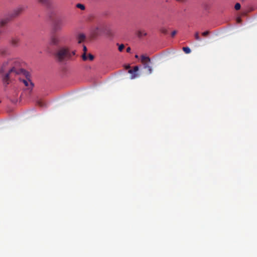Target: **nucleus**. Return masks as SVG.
<instances>
[{
  "instance_id": "obj_8",
  "label": "nucleus",
  "mask_w": 257,
  "mask_h": 257,
  "mask_svg": "<svg viewBox=\"0 0 257 257\" xmlns=\"http://www.w3.org/2000/svg\"><path fill=\"white\" fill-rule=\"evenodd\" d=\"M61 40L58 36H53L51 38L50 43L53 45H58L61 43Z\"/></svg>"
},
{
  "instance_id": "obj_3",
  "label": "nucleus",
  "mask_w": 257,
  "mask_h": 257,
  "mask_svg": "<svg viewBox=\"0 0 257 257\" xmlns=\"http://www.w3.org/2000/svg\"><path fill=\"white\" fill-rule=\"evenodd\" d=\"M151 59L149 57L143 55L141 56V62L144 66V68L148 70L149 74H151L153 71L151 66L149 65Z\"/></svg>"
},
{
  "instance_id": "obj_22",
  "label": "nucleus",
  "mask_w": 257,
  "mask_h": 257,
  "mask_svg": "<svg viewBox=\"0 0 257 257\" xmlns=\"http://www.w3.org/2000/svg\"><path fill=\"white\" fill-rule=\"evenodd\" d=\"M124 45L123 44H121L118 47V50L120 52H121L123 50V49H124Z\"/></svg>"
},
{
  "instance_id": "obj_9",
  "label": "nucleus",
  "mask_w": 257,
  "mask_h": 257,
  "mask_svg": "<svg viewBox=\"0 0 257 257\" xmlns=\"http://www.w3.org/2000/svg\"><path fill=\"white\" fill-rule=\"evenodd\" d=\"M13 18L11 17L9 14L3 19L0 20V27H4L7 24H8Z\"/></svg>"
},
{
  "instance_id": "obj_33",
  "label": "nucleus",
  "mask_w": 257,
  "mask_h": 257,
  "mask_svg": "<svg viewBox=\"0 0 257 257\" xmlns=\"http://www.w3.org/2000/svg\"><path fill=\"white\" fill-rule=\"evenodd\" d=\"M2 33V31L0 30V34Z\"/></svg>"
},
{
  "instance_id": "obj_4",
  "label": "nucleus",
  "mask_w": 257,
  "mask_h": 257,
  "mask_svg": "<svg viewBox=\"0 0 257 257\" xmlns=\"http://www.w3.org/2000/svg\"><path fill=\"white\" fill-rule=\"evenodd\" d=\"M65 25L64 21L62 19H57L54 21L53 24V31L55 32L60 31Z\"/></svg>"
},
{
  "instance_id": "obj_1",
  "label": "nucleus",
  "mask_w": 257,
  "mask_h": 257,
  "mask_svg": "<svg viewBox=\"0 0 257 257\" xmlns=\"http://www.w3.org/2000/svg\"><path fill=\"white\" fill-rule=\"evenodd\" d=\"M6 71V73L3 76V82L4 85H8L13 77L16 75H23L25 77V79L20 78V80L22 81L25 86L29 87V88H32L33 84L30 78V74L21 67L20 62L16 59H10L5 62L0 70V73H3Z\"/></svg>"
},
{
  "instance_id": "obj_28",
  "label": "nucleus",
  "mask_w": 257,
  "mask_h": 257,
  "mask_svg": "<svg viewBox=\"0 0 257 257\" xmlns=\"http://www.w3.org/2000/svg\"><path fill=\"white\" fill-rule=\"evenodd\" d=\"M131 51V48L130 47H128L126 48V51L127 52V53H130Z\"/></svg>"
},
{
  "instance_id": "obj_24",
  "label": "nucleus",
  "mask_w": 257,
  "mask_h": 257,
  "mask_svg": "<svg viewBox=\"0 0 257 257\" xmlns=\"http://www.w3.org/2000/svg\"><path fill=\"white\" fill-rule=\"evenodd\" d=\"M209 34V31H206L202 33V35L204 37L207 36Z\"/></svg>"
},
{
  "instance_id": "obj_30",
  "label": "nucleus",
  "mask_w": 257,
  "mask_h": 257,
  "mask_svg": "<svg viewBox=\"0 0 257 257\" xmlns=\"http://www.w3.org/2000/svg\"><path fill=\"white\" fill-rule=\"evenodd\" d=\"M130 68V66L129 65H127L125 66V69H128Z\"/></svg>"
},
{
  "instance_id": "obj_17",
  "label": "nucleus",
  "mask_w": 257,
  "mask_h": 257,
  "mask_svg": "<svg viewBox=\"0 0 257 257\" xmlns=\"http://www.w3.org/2000/svg\"><path fill=\"white\" fill-rule=\"evenodd\" d=\"M76 7L77 8L81 9V10H84L85 9L84 5L81 4H77L76 5Z\"/></svg>"
},
{
  "instance_id": "obj_5",
  "label": "nucleus",
  "mask_w": 257,
  "mask_h": 257,
  "mask_svg": "<svg viewBox=\"0 0 257 257\" xmlns=\"http://www.w3.org/2000/svg\"><path fill=\"white\" fill-rule=\"evenodd\" d=\"M25 10V7L24 6H20L14 10V11L10 15H11V17L13 19L18 16Z\"/></svg>"
},
{
  "instance_id": "obj_21",
  "label": "nucleus",
  "mask_w": 257,
  "mask_h": 257,
  "mask_svg": "<svg viewBox=\"0 0 257 257\" xmlns=\"http://www.w3.org/2000/svg\"><path fill=\"white\" fill-rule=\"evenodd\" d=\"M99 30V28L98 27L96 28L95 30L93 32V34L94 36H96L98 35V31Z\"/></svg>"
},
{
  "instance_id": "obj_32",
  "label": "nucleus",
  "mask_w": 257,
  "mask_h": 257,
  "mask_svg": "<svg viewBox=\"0 0 257 257\" xmlns=\"http://www.w3.org/2000/svg\"><path fill=\"white\" fill-rule=\"evenodd\" d=\"M135 58H139V56L138 55H135Z\"/></svg>"
},
{
  "instance_id": "obj_27",
  "label": "nucleus",
  "mask_w": 257,
  "mask_h": 257,
  "mask_svg": "<svg viewBox=\"0 0 257 257\" xmlns=\"http://www.w3.org/2000/svg\"><path fill=\"white\" fill-rule=\"evenodd\" d=\"M236 21H237V22L238 23H241V18H239V17H238V18H237V19H236Z\"/></svg>"
},
{
  "instance_id": "obj_16",
  "label": "nucleus",
  "mask_w": 257,
  "mask_h": 257,
  "mask_svg": "<svg viewBox=\"0 0 257 257\" xmlns=\"http://www.w3.org/2000/svg\"><path fill=\"white\" fill-rule=\"evenodd\" d=\"M183 50L186 54H189L191 52L190 49L188 47H183Z\"/></svg>"
},
{
  "instance_id": "obj_31",
  "label": "nucleus",
  "mask_w": 257,
  "mask_h": 257,
  "mask_svg": "<svg viewBox=\"0 0 257 257\" xmlns=\"http://www.w3.org/2000/svg\"><path fill=\"white\" fill-rule=\"evenodd\" d=\"M107 33H108V35H110V36L112 35V34H111V33L110 32V31H108L107 32Z\"/></svg>"
},
{
  "instance_id": "obj_26",
  "label": "nucleus",
  "mask_w": 257,
  "mask_h": 257,
  "mask_svg": "<svg viewBox=\"0 0 257 257\" xmlns=\"http://www.w3.org/2000/svg\"><path fill=\"white\" fill-rule=\"evenodd\" d=\"M177 34V31H173L172 33H171V36L172 37H174L175 36V35Z\"/></svg>"
},
{
  "instance_id": "obj_2",
  "label": "nucleus",
  "mask_w": 257,
  "mask_h": 257,
  "mask_svg": "<svg viewBox=\"0 0 257 257\" xmlns=\"http://www.w3.org/2000/svg\"><path fill=\"white\" fill-rule=\"evenodd\" d=\"M75 54V51H71L68 48L62 47L57 51L55 56L58 61L63 62L70 60Z\"/></svg>"
},
{
  "instance_id": "obj_15",
  "label": "nucleus",
  "mask_w": 257,
  "mask_h": 257,
  "mask_svg": "<svg viewBox=\"0 0 257 257\" xmlns=\"http://www.w3.org/2000/svg\"><path fill=\"white\" fill-rule=\"evenodd\" d=\"M137 35L138 37L141 38L143 36H145L147 35L145 31L139 30L137 32Z\"/></svg>"
},
{
  "instance_id": "obj_14",
  "label": "nucleus",
  "mask_w": 257,
  "mask_h": 257,
  "mask_svg": "<svg viewBox=\"0 0 257 257\" xmlns=\"http://www.w3.org/2000/svg\"><path fill=\"white\" fill-rule=\"evenodd\" d=\"M9 51L7 48H2L0 49V54L5 56L9 54Z\"/></svg>"
},
{
  "instance_id": "obj_6",
  "label": "nucleus",
  "mask_w": 257,
  "mask_h": 257,
  "mask_svg": "<svg viewBox=\"0 0 257 257\" xmlns=\"http://www.w3.org/2000/svg\"><path fill=\"white\" fill-rule=\"evenodd\" d=\"M139 70V66H136L134 67L133 69H129L128 72L131 74V79H135L138 77V74L137 72Z\"/></svg>"
},
{
  "instance_id": "obj_7",
  "label": "nucleus",
  "mask_w": 257,
  "mask_h": 257,
  "mask_svg": "<svg viewBox=\"0 0 257 257\" xmlns=\"http://www.w3.org/2000/svg\"><path fill=\"white\" fill-rule=\"evenodd\" d=\"M139 70V66H136L134 67L133 69H129L128 72L131 74V79H135L138 77V74L137 72Z\"/></svg>"
},
{
  "instance_id": "obj_18",
  "label": "nucleus",
  "mask_w": 257,
  "mask_h": 257,
  "mask_svg": "<svg viewBox=\"0 0 257 257\" xmlns=\"http://www.w3.org/2000/svg\"><path fill=\"white\" fill-rule=\"evenodd\" d=\"M160 31L162 33L164 34H166L168 32L167 30L164 27L161 28Z\"/></svg>"
},
{
  "instance_id": "obj_25",
  "label": "nucleus",
  "mask_w": 257,
  "mask_h": 257,
  "mask_svg": "<svg viewBox=\"0 0 257 257\" xmlns=\"http://www.w3.org/2000/svg\"><path fill=\"white\" fill-rule=\"evenodd\" d=\"M38 104L40 106H41V107H43L45 106V104L44 103V102H43L42 101H38Z\"/></svg>"
},
{
  "instance_id": "obj_23",
  "label": "nucleus",
  "mask_w": 257,
  "mask_h": 257,
  "mask_svg": "<svg viewBox=\"0 0 257 257\" xmlns=\"http://www.w3.org/2000/svg\"><path fill=\"white\" fill-rule=\"evenodd\" d=\"M94 56L91 54H88V57H87V59H88L90 61H92L94 59Z\"/></svg>"
},
{
  "instance_id": "obj_20",
  "label": "nucleus",
  "mask_w": 257,
  "mask_h": 257,
  "mask_svg": "<svg viewBox=\"0 0 257 257\" xmlns=\"http://www.w3.org/2000/svg\"><path fill=\"white\" fill-rule=\"evenodd\" d=\"M240 8H241V6H240V4L236 3L235 5L234 8L236 10H239L240 9Z\"/></svg>"
},
{
  "instance_id": "obj_12",
  "label": "nucleus",
  "mask_w": 257,
  "mask_h": 257,
  "mask_svg": "<svg viewBox=\"0 0 257 257\" xmlns=\"http://www.w3.org/2000/svg\"><path fill=\"white\" fill-rule=\"evenodd\" d=\"M20 42V39L18 38H13L11 40V44L14 47L18 46Z\"/></svg>"
},
{
  "instance_id": "obj_19",
  "label": "nucleus",
  "mask_w": 257,
  "mask_h": 257,
  "mask_svg": "<svg viewBox=\"0 0 257 257\" xmlns=\"http://www.w3.org/2000/svg\"><path fill=\"white\" fill-rule=\"evenodd\" d=\"M195 38L197 41H200L201 40V38L199 37L198 32H196L195 34Z\"/></svg>"
},
{
  "instance_id": "obj_29",
  "label": "nucleus",
  "mask_w": 257,
  "mask_h": 257,
  "mask_svg": "<svg viewBox=\"0 0 257 257\" xmlns=\"http://www.w3.org/2000/svg\"><path fill=\"white\" fill-rule=\"evenodd\" d=\"M178 2L185 3L186 0H176Z\"/></svg>"
},
{
  "instance_id": "obj_13",
  "label": "nucleus",
  "mask_w": 257,
  "mask_h": 257,
  "mask_svg": "<svg viewBox=\"0 0 257 257\" xmlns=\"http://www.w3.org/2000/svg\"><path fill=\"white\" fill-rule=\"evenodd\" d=\"M83 53L82 55V58L84 61L87 60V56H86V52L87 51V48L85 45L83 46Z\"/></svg>"
},
{
  "instance_id": "obj_10",
  "label": "nucleus",
  "mask_w": 257,
  "mask_h": 257,
  "mask_svg": "<svg viewBox=\"0 0 257 257\" xmlns=\"http://www.w3.org/2000/svg\"><path fill=\"white\" fill-rule=\"evenodd\" d=\"M41 4L45 5L48 9H51L52 5L50 0H37Z\"/></svg>"
},
{
  "instance_id": "obj_11",
  "label": "nucleus",
  "mask_w": 257,
  "mask_h": 257,
  "mask_svg": "<svg viewBox=\"0 0 257 257\" xmlns=\"http://www.w3.org/2000/svg\"><path fill=\"white\" fill-rule=\"evenodd\" d=\"M86 39V36L82 33L79 34L76 37L78 43L80 44L84 41Z\"/></svg>"
}]
</instances>
